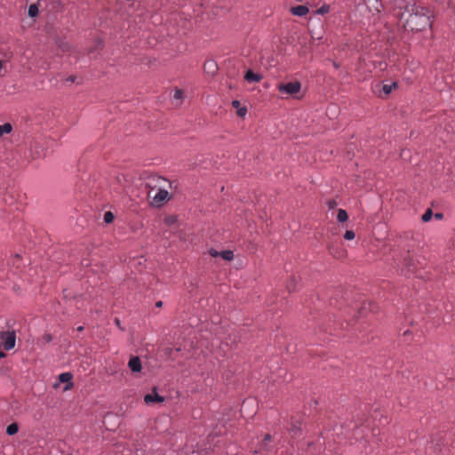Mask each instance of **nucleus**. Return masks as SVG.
I'll return each mask as SVG.
<instances>
[{"instance_id":"0eeeda50","label":"nucleus","mask_w":455,"mask_h":455,"mask_svg":"<svg viewBox=\"0 0 455 455\" xmlns=\"http://www.w3.org/2000/svg\"><path fill=\"white\" fill-rule=\"evenodd\" d=\"M164 401V397H163L157 394L156 388H154L152 393L147 394L144 396V402L147 404H152L154 403H163Z\"/></svg>"},{"instance_id":"f8f14e48","label":"nucleus","mask_w":455,"mask_h":455,"mask_svg":"<svg viewBox=\"0 0 455 455\" xmlns=\"http://www.w3.org/2000/svg\"><path fill=\"white\" fill-rule=\"evenodd\" d=\"M12 131V125L10 123H5L0 125V137L4 134H9Z\"/></svg>"},{"instance_id":"b1692460","label":"nucleus","mask_w":455,"mask_h":455,"mask_svg":"<svg viewBox=\"0 0 455 455\" xmlns=\"http://www.w3.org/2000/svg\"><path fill=\"white\" fill-rule=\"evenodd\" d=\"M355 232L352 230H347L344 235V238L347 240H353L355 238Z\"/></svg>"},{"instance_id":"a18cd8bd","label":"nucleus","mask_w":455,"mask_h":455,"mask_svg":"<svg viewBox=\"0 0 455 455\" xmlns=\"http://www.w3.org/2000/svg\"><path fill=\"white\" fill-rule=\"evenodd\" d=\"M376 10H377V12H380V10L379 9L378 6H376Z\"/></svg>"},{"instance_id":"ea45409f","label":"nucleus","mask_w":455,"mask_h":455,"mask_svg":"<svg viewBox=\"0 0 455 455\" xmlns=\"http://www.w3.org/2000/svg\"><path fill=\"white\" fill-rule=\"evenodd\" d=\"M5 356V354L3 351H0V358H4Z\"/></svg>"},{"instance_id":"7c9ffc66","label":"nucleus","mask_w":455,"mask_h":455,"mask_svg":"<svg viewBox=\"0 0 455 455\" xmlns=\"http://www.w3.org/2000/svg\"><path fill=\"white\" fill-rule=\"evenodd\" d=\"M405 266L408 267V270L412 272L413 268L411 267V260L405 259Z\"/></svg>"},{"instance_id":"4be33fe9","label":"nucleus","mask_w":455,"mask_h":455,"mask_svg":"<svg viewBox=\"0 0 455 455\" xmlns=\"http://www.w3.org/2000/svg\"><path fill=\"white\" fill-rule=\"evenodd\" d=\"M114 220V214L111 212H106L104 214V221L106 223H111Z\"/></svg>"},{"instance_id":"aec40b11","label":"nucleus","mask_w":455,"mask_h":455,"mask_svg":"<svg viewBox=\"0 0 455 455\" xmlns=\"http://www.w3.org/2000/svg\"><path fill=\"white\" fill-rule=\"evenodd\" d=\"M204 68L209 69L213 73L216 70V64L212 60L206 61L204 63Z\"/></svg>"},{"instance_id":"39448f33","label":"nucleus","mask_w":455,"mask_h":455,"mask_svg":"<svg viewBox=\"0 0 455 455\" xmlns=\"http://www.w3.org/2000/svg\"><path fill=\"white\" fill-rule=\"evenodd\" d=\"M16 340L15 332L12 331H1L0 343L4 346L5 350H10L14 347Z\"/></svg>"},{"instance_id":"f257e3e1","label":"nucleus","mask_w":455,"mask_h":455,"mask_svg":"<svg viewBox=\"0 0 455 455\" xmlns=\"http://www.w3.org/2000/svg\"><path fill=\"white\" fill-rule=\"evenodd\" d=\"M404 18L398 19L405 29L422 31L432 26L433 14L429 8L421 5L415 0H411L403 9Z\"/></svg>"},{"instance_id":"423d86ee","label":"nucleus","mask_w":455,"mask_h":455,"mask_svg":"<svg viewBox=\"0 0 455 455\" xmlns=\"http://www.w3.org/2000/svg\"><path fill=\"white\" fill-rule=\"evenodd\" d=\"M45 156V147L43 143L34 141L30 145V157L32 159H38Z\"/></svg>"},{"instance_id":"473e14b6","label":"nucleus","mask_w":455,"mask_h":455,"mask_svg":"<svg viewBox=\"0 0 455 455\" xmlns=\"http://www.w3.org/2000/svg\"><path fill=\"white\" fill-rule=\"evenodd\" d=\"M232 106H233L234 108H240V101H238V100H233V101H232Z\"/></svg>"},{"instance_id":"20e7f679","label":"nucleus","mask_w":455,"mask_h":455,"mask_svg":"<svg viewBox=\"0 0 455 455\" xmlns=\"http://www.w3.org/2000/svg\"><path fill=\"white\" fill-rule=\"evenodd\" d=\"M301 84L299 81L281 84L278 85V91L281 94L296 95L300 92Z\"/></svg>"},{"instance_id":"c85d7f7f","label":"nucleus","mask_w":455,"mask_h":455,"mask_svg":"<svg viewBox=\"0 0 455 455\" xmlns=\"http://www.w3.org/2000/svg\"><path fill=\"white\" fill-rule=\"evenodd\" d=\"M6 70L4 68V61L0 60V76H4Z\"/></svg>"},{"instance_id":"c9c22d12","label":"nucleus","mask_w":455,"mask_h":455,"mask_svg":"<svg viewBox=\"0 0 455 455\" xmlns=\"http://www.w3.org/2000/svg\"><path fill=\"white\" fill-rule=\"evenodd\" d=\"M162 305H163V302H162V301H157V302H156V306L157 307H162Z\"/></svg>"},{"instance_id":"7ed1b4c3","label":"nucleus","mask_w":455,"mask_h":455,"mask_svg":"<svg viewBox=\"0 0 455 455\" xmlns=\"http://www.w3.org/2000/svg\"><path fill=\"white\" fill-rule=\"evenodd\" d=\"M411 0H376V4L386 11L393 13L397 19L404 18V12L403 9L405 7Z\"/></svg>"},{"instance_id":"6ab92c4d","label":"nucleus","mask_w":455,"mask_h":455,"mask_svg":"<svg viewBox=\"0 0 455 455\" xmlns=\"http://www.w3.org/2000/svg\"><path fill=\"white\" fill-rule=\"evenodd\" d=\"M164 222L166 225L172 226L177 222V217L173 215L167 216L164 219Z\"/></svg>"},{"instance_id":"bb28decb","label":"nucleus","mask_w":455,"mask_h":455,"mask_svg":"<svg viewBox=\"0 0 455 455\" xmlns=\"http://www.w3.org/2000/svg\"><path fill=\"white\" fill-rule=\"evenodd\" d=\"M247 113V109L246 108L243 107V108H239L238 110H237V115L240 116V117H243L245 116Z\"/></svg>"},{"instance_id":"cd10ccee","label":"nucleus","mask_w":455,"mask_h":455,"mask_svg":"<svg viewBox=\"0 0 455 455\" xmlns=\"http://www.w3.org/2000/svg\"><path fill=\"white\" fill-rule=\"evenodd\" d=\"M209 254H210L212 257H213V258H217V257L220 256V252H219V251H218L217 250H215V249H211V250L209 251Z\"/></svg>"},{"instance_id":"c756f323","label":"nucleus","mask_w":455,"mask_h":455,"mask_svg":"<svg viewBox=\"0 0 455 455\" xmlns=\"http://www.w3.org/2000/svg\"><path fill=\"white\" fill-rule=\"evenodd\" d=\"M287 289L289 290V291H293L295 290V286L293 284V280L288 283Z\"/></svg>"},{"instance_id":"2eb2a0df","label":"nucleus","mask_w":455,"mask_h":455,"mask_svg":"<svg viewBox=\"0 0 455 455\" xmlns=\"http://www.w3.org/2000/svg\"><path fill=\"white\" fill-rule=\"evenodd\" d=\"M28 16H30L32 18L36 17L38 14L37 4H30L28 7Z\"/></svg>"},{"instance_id":"72a5a7b5","label":"nucleus","mask_w":455,"mask_h":455,"mask_svg":"<svg viewBox=\"0 0 455 455\" xmlns=\"http://www.w3.org/2000/svg\"><path fill=\"white\" fill-rule=\"evenodd\" d=\"M20 259V255H15L14 259H13V261H12V264L13 265H16L18 264V261ZM17 267H19V265H17Z\"/></svg>"},{"instance_id":"412c9836","label":"nucleus","mask_w":455,"mask_h":455,"mask_svg":"<svg viewBox=\"0 0 455 455\" xmlns=\"http://www.w3.org/2000/svg\"><path fill=\"white\" fill-rule=\"evenodd\" d=\"M329 12H330V5H328V4H323L319 9L316 10V13L321 14V15L328 13Z\"/></svg>"},{"instance_id":"4468645a","label":"nucleus","mask_w":455,"mask_h":455,"mask_svg":"<svg viewBox=\"0 0 455 455\" xmlns=\"http://www.w3.org/2000/svg\"><path fill=\"white\" fill-rule=\"evenodd\" d=\"M396 87H397V84L396 83H392L391 84H384L382 86V92L386 95H388L393 91V89H395Z\"/></svg>"},{"instance_id":"9d476101","label":"nucleus","mask_w":455,"mask_h":455,"mask_svg":"<svg viewBox=\"0 0 455 455\" xmlns=\"http://www.w3.org/2000/svg\"><path fill=\"white\" fill-rule=\"evenodd\" d=\"M309 10L306 5H297L291 8V12L299 17L305 16L308 13Z\"/></svg>"},{"instance_id":"79ce46f5","label":"nucleus","mask_w":455,"mask_h":455,"mask_svg":"<svg viewBox=\"0 0 455 455\" xmlns=\"http://www.w3.org/2000/svg\"><path fill=\"white\" fill-rule=\"evenodd\" d=\"M297 429H299V427H298L297 426H293L292 430H293V431H295V430H297Z\"/></svg>"},{"instance_id":"f704fd0d","label":"nucleus","mask_w":455,"mask_h":455,"mask_svg":"<svg viewBox=\"0 0 455 455\" xmlns=\"http://www.w3.org/2000/svg\"><path fill=\"white\" fill-rule=\"evenodd\" d=\"M329 205L331 208H333L336 205V203L334 201H331L329 203Z\"/></svg>"},{"instance_id":"a19ab883","label":"nucleus","mask_w":455,"mask_h":455,"mask_svg":"<svg viewBox=\"0 0 455 455\" xmlns=\"http://www.w3.org/2000/svg\"><path fill=\"white\" fill-rule=\"evenodd\" d=\"M333 66H334L335 68H339V65L338 63H336V62H333Z\"/></svg>"},{"instance_id":"a878e982","label":"nucleus","mask_w":455,"mask_h":455,"mask_svg":"<svg viewBox=\"0 0 455 455\" xmlns=\"http://www.w3.org/2000/svg\"><path fill=\"white\" fill-rule=\"evenodd\" d=\"M271 440V435L269 434L265 435L263 443L261 444V449L266 448L267 446V442Z\"/></svg>"},{"instance_id":"f03ea898","label":"nucleus","mask_w":455,"mask_h":455,"mask_svg":"<svg viewBox=\"0 0 455 455\" xmlns=\"http://www.w3.org/2000/svg\"><path fill=\"white\" fill-rule=\"evenodd\" d=\"M156 182L157 185H159V188L154 196H152V193L154 192V189L152 188L148 192V196L152 198L151 204L153 206L160 207L170 199L167 188L172 187V182L162 177H158L156 179Z\"/></svg>"},{"instance_id":"37998d69","label":"nucleus","mask_w":455,"mask_h":455,"mask_svg":"<svg viewBox=\"0 0 455 455\" xmlns=\"http://www.w3.org/2000/svg\"><path fill=\"white\" fill-rule=\"evenodd\" d=\"M97 45H98L99 47H101V43H100V42H98Z\"/></svg>"},{"instance_id":"e433bc0d","label":"nucleus","mask_w":455,"mask_h":455,"mask_svg":"<svg viewBox=\"0 0 455 455\" xmlns=\"http://www.w3.org/2000/svg\"><path fill=\"white\" fill-rule=\"evenodd\" d=\"M44 339H46V341H51V339H52L50 335H45Z\"/></svg>"},{"instance_id":"c03bdc74","label":"nucleus","mask_w":455,"mask_h":455,"mask_svg":"<svg viewBox=\"0 0 455 455\" xmlns=\"http://www.w3.org/2000/svg\"><path fill=\"white\" fill-rule=\"evenodd\" d=\"M77 330H78V331H82V330H83V327H82V326H80V327H78V329H77Z\"/></svg>"},{"instance_id":"f3484780","label":"nucleus","mask_w":455,"mask_h":455,"mask_svg":"<svg viewBox=\"0 0 455 455\" xmlns=\"http://www.w3.org/2000/svg\"><path fill=\"white\" fill-rule=\"evenodd\" d=\"M19 430V427L16 423H12V424H10L7 428H6V433L9 435H12L14 434H16Z\"/></svg>"},{"instance_id":"a211bd4d","label":"nucleus","mask_w":455,"mask_h":455,"mask_svg":"<svg viewBox=\"0 0 455 455\" xmlns=\"http://www.w3.org/2000/svg\"><path fill=\"white\" fill-rule=\"evenodd\" d=\"M433 216V212L431 209H427L425 213L422 215L421 220L424 222H427L431 220Z\"/></svg>"},{"instance_id":"dca6fc26","label":"nucleus","mask_w":455,"mask_h":455,"mask_svg":"<svg viewBox=\"0 0 455 455\" xmlns=\"http://www.w3.org/2000/svg\"><path fill=\"white\" fill-rule=\"evenodd\" d=\"M220 256L223 259L230 261L234 259V253L232 251L227 250L220 252Z\"/></svg>"},{"instance_id":"5701e85b","label":"nucleus","mask_w":455,"mask_h":455,"mask_svg":"<svg viewBox=\"0 0 455 455\" xmlns=\"http://www.w3.org/2000/svg\"><path fill=\"white\" fill-rule=\"evenodd\" d=\"M183 94H184V92L182 90L177 89L173 94V99L176 100H180L182 99Z\"/></svg>"},{"instance_id":"1a4fd4ad","label":"nucleus","mask_w":455,"mask_h":455,"mask_svg":"<svg viewBox=\"0 0 455 455\" xmlns=\"http://www.w3.org/2000/svg\"><path fill=\"white\" fill-rule=\"evenodd\" d=\"M72 378L73 376L70 372H63L59 375V380L62 383L68 384L64 390H69L73 387V383L71 382Z\"/></svg>"},{"instance_id":"58836bf2","label":"nucleus","mask_w":455,"mask_h":455,"mask_svg":"<svg viewBox=\"0 0 455 455\" xmlns=\"http://www.w3.org/2000/svg\"><path fill=\"white\" fill-rule=\"evenodd\" d=\"M443 215L441 213H436L435 218L442 219Z\"/></svg>"},{"instance_id":"ddd939ff","label":"nucleus","mask_w":455,"mask_h":455,"mask_svg":"<svg viewBox=\"0 0 455 455\" xmlns=\"http://www.w3.org/2000/svg\"><path fill=\"white\" fill-rule=\"evenodd\" d=\"M337 219L339 222H344L348 219V215L345 210L339 209L338 214H337Z\"/></svg>"},{"instance_id":"6e6552de","label":"nucleus","mask_w":455,"mask_h":455,"mask_svg":"<svg viewBox=\"0 0 455 455\" xmlns=\"http://www.w3.org/2000/svg\"><path fill=\"white\" fill-rule=\"evenodd\" d=\"M128 367L134 373L140 372L142 366L140 357L132 355L128 362Z\"/></svg>"},{"instance_id":"393cba45","label":"nucleus","mask_w":455,"mask_h":455,"mask_svg":"<svg viewBox=\"0 0 455 455\" xmlns=\"http://www.w3.org/2000/svg\"><path fill=\"white\" fill-rule=\"evenodd\" d=\"M60 48L61 52H67L70 50L71 46L68 43H61L60 44Z\"/></svg>"},{"instance_id":"4c0bfd02","label":"nucleus","mask_w":455,"mask_h":455,"mask_svg":"<svg viewBox=\"0 0 455 455\" xmlns=\"http://www.w3.org/2000/svg\"><path fill=\"white\" fill-rule=\"evenodd\" d=\"M115 323H116V324L117 326H120V321H119V319H118V318H116V319H115Z\"/></svg>"},{"instance_id":"2f4dec72","label":"nucleus","mask_w":455,"mask_h":455,"mask_svg":"<svg viewBox=\"0 0 455 455\" xmlns=\"http://www.w3.org/2000/svg\"><path fill=\"white\" fill-rule=\"evenodd\" d=\"M76 79V76H69L68 78H67V81L68 82H70V83H74Z\"/></svg>"},{"instance_id":"9b49d317","label":"nucleus","mask_w":455,"mask_h":455,"mask_svg":"<svg viewBox=\"0 0 455 455\" xmlns=\"http://www.w3.org/2000/svg\"><path fill=\"white\" fill-rule=\"evenodd\" d=\"M244 79L249 83H258L262 79V76L248 70L244 76Z\"/></svg>"}]
</instances>
